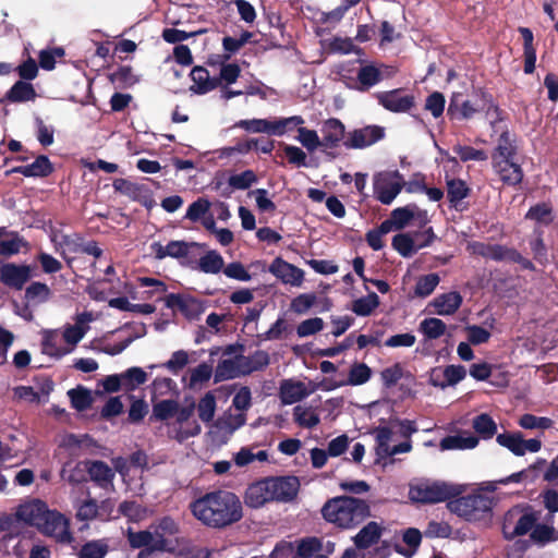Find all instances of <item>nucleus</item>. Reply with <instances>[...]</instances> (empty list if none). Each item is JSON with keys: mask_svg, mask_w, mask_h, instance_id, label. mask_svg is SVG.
Returning a JSON list of instances; mask_svg holds the SVG:
<instances>
[{"mask_svg": "<svg viewBox=\"0 0 558 558\" xmlns=\"http://www.w3.org/2000/svg\"><path fill=\"white\" fill-rule=\"evenodd\" d=\"M190 510L197 521L213 529L226 527L243 517L241 500L227 490L205 494L190 504Z\"/></svg>", "mask_w": 558, "mask_h": 558, "instance_id": "nucleus-1", "label": "nucleus"}, {"mask_svg": "<svg viewBox=\"0 0 558 558\" xmlns=\"http://www.w3.org/2000/svg\"><path fill=\"white\" fill-rule=\"evenodd\" d=\"M322 512L328 522L342 529H351L369 515V507L362 499L336 497L325 504Z\"/></svg>", "mask_w": 558, "mask_h": 558, "instance_id": "nucleus-2", "label": "nucleus"}, {"mask_svg": "<svg viewBox=\"0 0 558 558\" xmlns=\"http://www.w3.org/2000/svg\"><path fill=\"white\" fill-rule=\"evenodd\" d=\"M80 333L81 331L66 324L61 328L40 330L41 353L56 360L71 354L81 341Z\"/></svg>", "mask_w": 558, "mask_h": 558, "instance_id": "nucleus-3", "label": "nucleus"}, {"mask_svg": "<svg viewBox=\"0 0 558 558\" xmlns=\"http://www.w3.org/2000/svg\"><path fill=\"white\" fill-rule=\"evenodd\" d=\"M492 159L495 172L505 184L517 185L521 183L523 170L514 159V147L506 134L501 135Z\"/></svg>", "mask_w": 558, "mask_h": 558, "instance_id": "nucleus-4", "label": "nucleus"}, {"mask_svg": "<svg viewBox=\"0 0 558 558\" xmlns=\"http://www.w3.org/2000/svg\"><path fill=\"white\" fill-rule=\"evenodd\" d=\"M465 490L464 485L447 482H426L410 488V498L417 502H441Z\"/></svg>", "mask_w": 558, "mask_h": 558, "instance_id": "nucleus-5", "label": "nucleus"}, {"mask_svg": "<svg viewBox=\"0 0 558 558\" xmlns=\"http://www.w3.org/2000/svg\"><path fill=\"white\" fill-rule=\"evenodd\" d=\"M294 133V140L306 150L316 143V131L305 128V119L302 116L274 118L272 136H292Z\"/></svg>", "mask_w": 558, "mask_h": 558, "instance_id": "nucleus-6", "label": "nucleus"}, {"mask_svg": "<svg viewBox=\"0 0 558 558\" xmlns=\"http://www.w3.org/2000/svg\"><path fill=\"white\" fill-rule=\"evenodd\" d=\"M393 429V424H390V426H378L373 430V435L376 441L375 462L378 464H383L384 466L387 465V459L399 453L410 452L412 449L411 440H405L398 445H392V442L395 441Z\"/></svg>", "mask_w": 558, "mask_h": 558, "instance_id": "nucleus-7", "label": "nucleus"}, {"mask_svg": "<svg viewBox=\"0 0 558 558\" xmlns=\"http://www.w3.org/2000/svg\"><path fill=\"white\" fill-rule=\"evenodd\" d=\"M447 507L452 513L468 521H475L490 510L492 499L481 493H476L450 500Z\"/></svg>", "mask_w": 558, "mask_h": 558, "instance_id": "nucleus-8", "label": "nucleus"}, {"mask_svg": "<svg viewBox=\"0 0 558 558\" xmlns=\"http://www.w3.org/2000/svg\"><path fill=\"white\" fill-rule=\"evenodd\" d=\"M404 185V178L398 170L379 171L373 177L374 195L385 205L391 204Z\"/></svg>", "mask_w": 558, "mask_h": 558, "instance_id": "nucleus-9", "label": "nucleus"}, {"mask_svg": "<svg viewBox=\"0 0 558 558\" xmlns=\"http://www.w3.org/2000/svg\"><path fill=\"white\" fill-rule=\"evenodd\" d=\"M322 137L316 132V143L307 147L308 153L320 150L327 153L338 147L344 137V125L338 119L326 120L320 129Z\"/></svg>", "mask_w": 558, "mask_h": 558, "instance_id": "nucleus-10", "label": "nucleus"}, {"mask_svg": "<svg viewBox=\"0 0 558 558\" xmlns=\"http://www.w3.org/2000/svg\"><path fill=\"white\" fill-rule=\"evenodd\" d=\"M496 441L499 446L507 448L514 456L522 457L526 452H538L542 448V441L536 438L523 439L521 433L498 434Z\"/></svg>", "mask_w": 558, "mask_h": 558, "instance_id": "nucleus-11", "label": "nucleus"}, {"mask_svg": "<svg viewBox=\"0 0 558 558\" xmlns=\"http://www.w3.org/2000/svg\"><path fill=\"white\" fill-rule=\"evenodd\" d=\"M166 306L178 308L189 320L198 319L205 312V303L203 301L186 294L171 293L167 295Z\"/></svg>", "mask_w": 558, "mask_h": 558, "instance_id": "nucleus-12", "label": "nucleus"}, {"mask_svg": "<svg viewBox=\"0 0 558 558\" xmlns=\"http://www.w3.org/2000/svg\"><path fill=\"white\" fill-rule=\"evenodd\" d=\"M246 422L245 414H225L210 428V436L217 444H226L231 435Z\"/></svg>", "mask_w": 558, "mask_h": 558, "instance_id": "nucleus-13", "label": "nucleus"}, {"mask_svg": "<svg viewBox=\"0 0 558 558\" xmlns=\"http://www.w3.org/2000/svg\"><path fill=\"white\" fill-rule=\"evenodd\" d=\"M316 390L315 385L296 379H283L279 386V398L282 404L296 403Z\"/></svg>", "mask_w": 558, "mask_h": 558, "instance_id": "nucleus-14", "label": "nucleus"}, {"mask_svg": "<svg viewBox=\"0 0 558 558\" xmlns=\"http://www.w3.org/2000/svg\"><path fill=\"white\" fill-rule=\"evenodd\" d=\"M38 530L43 534L56 538L58 542L69 543L71 541L69 521L63 514L57 511L48 510Z\"/></svg>", "mask_w": 558, "mask_h": 558, "instance_id": "nucleus-15", "label": "nucleus"}, {"mask_svg": "<svg viewBox=\"0 0 558 558\" xmlns=\"http://www.w3.org/2000/svg\"><path fill=\"white\" fill-rule=\"evenodd\" d=\"M268 270L283 284L299 288L304 282V271L281 257H276Z\"/></svg>", "mask_w": 558, "mask_h": 558, "instance_id": "nucleus-16", "label": "nucleus"}, {"mask_svg": "<svg viewBox=\"0 0 558 558\" xmlns=\"http://www.w3.org/2000/svg\"><path fill=\"white\" fill-rule=\"evenodd\" d=\"M376 99L386 110L396 113L407 112L414 106V97L402 89L377 93Z\"/></svg>", "mask_w": 558, "mask_h": 558, "instance_id": "nucleus-17", "label": "nucleus"}, {"mask_svg": "<svg viewBox=\"0 0 558 558\" xmlns=\"http://www.w3.org/2000/svg\"><path fill=\"white\" fill-rule=\"evenodd\" d=\"M391 216L392 222H395V229H402L411 222H414L418 227H425L429 221L427 211L414 204L393 209Z\"/></svg>", "mask_w": 558, "mask_h": 558, "instance_id": "nucleus-18", "label": "nucleus"}, {"mask_svg": "<svg viewBox=\"0 0 558 558\" xmlns=\"http://www.w3.org/2000/svg\"><path fill=\"white\" fill-rule=\"evenodd\" d=\"M473 253L480 254L486 258L494 260H511V262H520L524 267L529 268L531 263L521 257V255L507 247L501 245H490L484 243H474L471 245Z\"/></svg>", "mask_w": 558, "mask_h": 558, "instance_id": "nucleus-19", "label": "nucleus"}, {"mask_svg": "<svg viewBox=\"0 0 558 558\" xmlns=\"http://www.w3.org/2000/svg\"><path fill=\"white\" fill-rule=\"evenodd\" d=\"M229 60L230 53H222L208 59L209 65L219 68V75L216 76L219 81V86L234 84L241 74L240 65L235 62H229Z\"/></svg>", "mask_w": 558, "mask_h": 558, "instance_id": "nucleus-20", "label": "nucleus"}, {"mask_svg": "<svg viewBox=\"0 0 558 558\" xmlns=\"http://www.w3.org/2000/svg\"><path fill=\"white\" fill-rule=\"evenodd\" d=\"M274 501H291L298 495L300 482L295 476L269 477Z\"/></svg>", "mask_w": 558, "mask_h": 558, "instance_id": "nucleus-21", "label": "nucleus"}, {"mask_svg": "<svg viewBox=\"0 0 558 558\" xmlns=\"http://www.w3.org/2000/svg\"><path fill=\"white\" fill-rule=\"evenodd\" d=\"M197 243H186L184 241H170L166 245L153 243L151 250L156 258L163 259L166 257L187 258L195 250L199 248Z\"/></svg>", "mask_w": 558, "mask_h": 558, "instance_id": "nucleus-22", "label": "nucleus"}, {"mask_svg": "<svg viewBox=\"0 0 558 558\" xmlns=\"http://www.w3.org/2000/svg\"><path fill=\"white\" fill-rule=\"evenodd\" d=\"M466 376V371L462 365H448L445 368H434L430 372L429 383L434 387L446 388L454 386Z\"/></svg>", "mask_w": 558, "mask_h": 558, "instance_id": "nucleus-23", "label": "nucleus"}, {"mask_svg": "<svg viewBox=\"0 0 558 558\" xmlns=\"http://www.w3.org/2000/svg\"><path fill=\"white\" fill-rule=\"evenodd\" d=\"M388 70L385 65H375L366 63L356 70V85L355 89L359 92H366L373 86L377 85L385 76Z\"/></svg>", "mask_w": 558, "mask_h": 558, "instance_id": "nucleus-24", "label": "nucleus"}, {"mask_svg": "<svg viewBox=\"0 0 558 558\" xmlns=\"http://www.w3.org/2000/svg\"><path fill=\"white\" fill-rule=\"evenodd\" d=\"M48 508L40 500H32L21 505L16 510V518L32 526L39 529L47 515Z\"/></svg>", "mask_w": 558, "mask_h": 558, "instance_id": "nucleus-25", "label": "nucleus"}, {"mask_svg": "<svg viewBox=\"0 0 558 558\" xmlns=\"http://www.w3.org/2000/svg\"><path fill=\"white\" fill-rule=\"evenodd\" d=\"M384 137V129L369 125L350 133L345 146L350 148H365Z\"/></svg>", "mask_w": 558, "mask_h": 558, "instance_id": "nucleus-26", "label": "nucleus"}, {"mask_svg": "<svg viewBox=\"0 0 558 558\" xmlns=\"http://www.w3.org/2000/svg\"><path fill=\"white\" fill-rule=\"evenodd\" d=\"M192 84L190 90L196 95H205L219 87V81L211 76L204 66H194L190 73Z\"/></svg>", "mask_w": 558, "mask_h": 558, "instance_id": "nucleus-27", "label": "nucleus"}, {"mask_svg": "<svg viewBox=\"0 0 558 558\" xmlns=\"http://www.w3.org/2000/svg\"><path fill=\"white\" fill-rule=\"evenodd\" d=\"M31 277V268L25 265L5 264L0 268V280L5 286L22 289Z\"/></svg>", "mask_w": 558, "mask_h": 558, "instance_id": "nucleus-28", "label": "nucleus"}, {"mask_svg": "<svg viewBox=\"0 0 558 558\" xmlns=\"http://www.w3.org/2000/svg\"><path fill=\"white\" fill-rule=\"evenodd\" d=\"M244 501L250 508H260L265 504L274 501L268 478L258 481L248 486Z\"/></svg>", "mask_w": 558, "mask_h": 558, "instance_id": "nucleus-29", "label": "nucleus"}, {"mask_svg": "<svg viewBox=\"0 0 558 558\" xmlns=\"http://www.w3.org/2000/svg\"><path fill=\"white\" fill-rule=\"evenodd\" d=\"M462 301V295L459 292L450 291L436 296L429 305L437 315L449 316L459 310Z\"/></svg>", "mask_w": 558, "mask_h": 558, "instance_id": "nucleus-30", "label": "nucleus"}, {"mask_svg": "<svg viewBox=\"0 0 558 558\" xmlns=\"http://www.w3.org/2000/svg\"><path fill=\"white\" fill-rule=\"evenodd\" d=\"M213 367L207 363H201L187 371L182 377L183 385L192 390L201 389L211 377Z\"/></svg>", "mask_w": 558, "mask_h": 558, "instance_id": "nucleus-31", "label": "nucleus"}, {"mask_svg": "<svg viewBox=\"0 0 558 558\" xmlns=\"http://www.w3.org/2000/svg\"><path fill=\"white\" fill-rule=\"evenodd\" d=\"M478 442V437L472 435L471 433H463L445 437L441 439L439 447L442 451L468 450L476 448Z\"/></svg>", "mask_w": 558, "mask_h": 558, "instance_id": "nucleus-32", "label": "nucleus"}, {"mask_svg": "<svg viewBox=\"0 0 558 558\" xmlns=\"http://www.w3.org/2000/svg\"><path fill=\"white\" fill-rule=\"evenodd\" d=\"M50 239L54 244L56 251L63 257H66L68 254L80 252L81 239L76 234L68 235L56 230L51 232Z\"/></svg>", "mask_w": 558, "mask_h": 558, "instance_id": "nucleus-33", "label": "nucleus"}, {"mask_svg": "<svg viewBox=\"0 0 558 558\" xmlns=\"http://www.w3.org/2000/svg\"><path fill=\"white\" fill-rule=\"evenodd\" d=\"M128 539L133 548L147 547L149 549L161 550V538L155 535L153 531H140L134 532L131 529L128 530Z\"/></svg>", "mask_w": 558, "mask_h": 558, "instance_id": "nucleus-34", "label": "nucleus"}, {"mask_svg": "<svg viewBox=\"0 0 558 558\" xmlns=\"http://www.w3.org/2000/svg\"><path fill=\"white\" fill-rule=\"evenodd\" d=\"M238 360V363H240L242 375H247L253 372L259 371L269 364V356L264 351H257L250 356L239 355Z\"/></svg>", "mask_w": 558, "mask_h": 558, "instance_id": "nucleus-35", "label": "nucleus"}, {"mask_svg": "<svg viewBox=\"0 0 558 558\" xmlns=\"http://www.w3.org/2000/svg\"><path fill=\"white\" fill-rule=\"evenodd\" d=\"M201 432L202 427L199 423L195 418H192L181 425H169L168 435L170 438L183 442L191 437L197 436Z\"/></svg>", "mask_w": 558, "mask_h": 558, "instance_id": "nucleus-36", "label": "nucleus"}, {"mask_svg": "<svg viewBox=\"0 0 558 558\" xmlns=\"http://www.w3.org/2000/svg\"><path fill=\"white\" fill-rule=\"evenodd\" d=\"M24 244V240L17 233L0 228V255L17 254Z\"/></svg>", "mask_w": 558, "mask_h": 558, "instance_id": "nucleus-37", "label": "nucleus"}, {"mask_svg": "<svg viewBox=\"0 0 558 558\" xmlns=\"http://www.w3.org/2000/svg\"><path fill=\"white\" fill-rule=\"evenodd\" d=\"M13 171L25 177H46L52 171V166L46 156H39L32 163L20 166Z\"/></svg>", "mask_w": 558, "mask_h": 558, "instance_id": "nucleus-38", "label": "nucleus"}, {"mask_svg": "<svg viewBox=\"0 0 558 558\" xmlns=\"http://www.w3.org/2000/svg\"><path fill=\"white\" fill-rule=\"evenodd\" d=\"M472 427L475 433L484 440L492 439L497 433L496 422L490 415L486 413H482L475 416L472 421Z\"/></svg>", "mask_w": 558, "mask_h": 558, "instance_id": "nucleus-39", "label": "nucleus"}, {"mask_svg": "<svg viewBox=\"0 0 558 558\" xmlns=\"http://www.w3.org/2000/svg\"><path fill=\"white\" fill-rule=\"evenodd\" d=\"M447 325L439 318L429 317L423 319L418 325V331L427 340L438 339L445 335Z\"/></svg>", "mask_w": 558, "mask_h": 558, "instance_id": "nucleus-40", "label": "nucleus"}, {"mask_svg": "<svg viewBox=\"0 0 558 558\" xmlns=\"http://www.w3.org/2000/svg\"><path fill=\"white\" fill-rule=\"evenodd\" d=\"M90 478L101 487H107L111 484L114 476L113 471L101 461H94L88 466Z\"/></svg>", "mask_w": 558, "mask_h": 558, "instance_id": "nucleus-41", "label": "nucleus"}, {"mask_svg": "<svg viewBox=\"0 0 558 558\" xmlns=\"http://www.w3.org/2000/svg\"><path fill=\"white\" fill-rule=\"evenodd\" d=\"M481 109L477 102L462 100L461 95H453L448 111L452 114H459L461 118L469 119Z\"/></svg>", "mask_w": 558, "mask_h": 558, "instance_id": "nucleus-42", "label": "nucleus"}, {"mask_svg": "<svg viewBox=\"0 0 558 558\" xmlns=\"http://www.w3.org/2000/svg\"><path fill=\"white\" fill-rule=\"evenodd\" d=\"M535 521L536 517L533 513H525L520 517L513 530H510V524L508 521H506L504 524V534L507 538L524 535L529 531L533 530Z\"/></svg>", "mask_w": 558, "mask_h": 558, "instance_id": "nucleus-43", "label": "nucleus"}, {"mask_svg": "<svg viewBox=\"0 0 558 558\" xmlns=\"http://www.w3.org/2000/svg\"><path fill=\"white\" fill-rule=\"evenodd\" d=\"M293 418L296 424L304 428H313L320 422L317 412L313 408L305 405H296L293 409Z\"/></svg>", "mask_w": 558, "mask_h": 558, "instance_id": "nucleus-44", "label": "nucleus"}, {"mask_svg": "<svg viewBox=\"0 0 558 558\" xmlns=\"http://www.w3.org/2000/svg\"><path fill=\"white\" fill-rule=\"evenodd\" d=\"M380 526L376 522H369L354 537L359 548H367L380 537Z\"/></svg>", "mask_w": 558, "mask_h": 558, "instance_id": "nucleus-45", "label": "nucleus"}, {"mask_svg": "<svg viewBox=\"0 0 558 558\" xmlns=\"http://www.w3.org/2000/svg\"><path fill=\"white\" fill-rule=\"evenodd\" d=\"M153 527L154 534L161 538V550L167 548V537L179 533V524L170 517L161 518Z\"/></svg>", "mask_w": 558, "mask_h": 558, "instance_id": "nucleus-46", "label": "nucleus"}, {"mask_svg": "<svg viewBox=\"0 0 558 558\" xmlns=\"http://www.w3.org/2000/svg\"><path fill=\"white\" fill-rule=\"evenodd\" d=\"M223 265L222 256L216 251H209L197 262V269L205 274H218Z\"/></svg>", "mask_w": 558, "mask_h": 558, "instance_id": "nucleus-47", "label": "nucleus"}, {"mask_svg": "<svg viewBox=\"0 0 558 558\" xmlns=\"http://www.w3.org/2000/svg\"><path fill=\"white\" fill-rule=\"evenodd\" d=\"M439 282L440 278L435 272L421 276L416 280L413 295L417 298H426L434 292Z\"/></svg>", "mask_w": 558, "mask_h": 558, "instance_id": "nucleus-48", "label": "nucleus"}, {"mask_svg": "<svg viewBox=\"0 0 558 558\" xmlns=\"http://www.w3.org/2000/svg\"><path fill=\"white\" fill-rule=\"evenodd\" d=\"M393 248L403 257H411L420 250V244H415L412 234L399 233L392 239Z\"/></svg>", "mask_w": 558, "mask_h": 558, "instance_id": "nucleus-49", "label": "nucleus"}, {"mask_svg": "<svg viewBox=\"0 0 558 558\" xmlns=\"http://www.w3.org/2000/svg\"><path fill=\"white\" fill-rule=\"evenodd\" d=\"M217 402L213 392H206L196 405L198 417L204 423L213 421L216 413Z\"/></svg>", "mask_w": 558, "mask_h": 558, "instance_id": "nucleus-50", "label": "nucleus"}, {"mask_svg": "<svg viewBox=\"0 0 558 558\" xmlns=\"http://www.w3.org/2000/svg\"><path fill=\"white\" fill-rule=\"evenodd\" d=\"M236 126L251 133H265L272 136L274 119L240 120Z\"/></svg>", "mask_w": 558, "mask_h": 558, "instance_id": "nucleus-51", "label": "nucleus"}, {"mask_svg": "<svg viewBox=\"0 0 558 558\" xmlns=\"http://www.w3.org/2000/svg\"><path fill=\"white\" fill-rule=\"evenodd\" d=\"M238 356L219 362L216 368V380H227L242 375Z\"/></svg>", "mask_w": 558, "mask_h": 558, "instance_id": "nucleus-52", "label": "nucleus"}, {"mask_svg": "<svg viewBox=\"0 0 558 558\" xmlns=\"http://www.w3.org/2000/svg\"><path fill=\"white\" fill-rule=\"evenodd\" d=\"M422 539V534L416 529H408L402 536L403 543L409 547L408 549H404L401 544L396 545V550L410 558L414 555L415 550L417 549Z\"/></svg>", "mask_w": 558, "mask_h": 558, "instance_id": "nucleus-53", "label": "nucleus"}, {"mask_svg": "<svg viewBox=\"0 0 558 558\" xmlns=\"http://www.w3.org/2000/svg\"><path fill=\"white\" fill-rule=\"evenodd\" d=\"M123 388L128 391L135 390L140 385L146 383L147 374L141 367H131L121 373Z\"/></svg>", "mask_w": 558, "mask_h": 558, "instance_id": "nucleus-54", "label": "nucleus"}, {"mask_svg": "<svg viewBox=\"0 0 558 558\" xmlns=\"http://www.w3.org/2000/svg\"><path fill=\"white\" fill-rule=\"evenodd\" d=\"M378 305L379 298L373 292L355 300L352 304V311L359 316H368Z\"/></svg>", "mask_w": 558, "mask_h": 558, "instance_id": "nucleus-55", "label": "nucleus"}, {"mask_svg": "<svg viewBox=\"0 0 558 558\" xmlns=\"http://www.w3.org/2000/svg\"><path fill=\"white\" fill-rule=\"evenodd\" d=\"M372 369L365 363H354L349 372L347 385L360 386L369 380Z\"/></svg>", "mask_w": 558, "mask_h": 558, "instance_id": "nucleus-56", "label": "nucleus"}, {"mask_svg": "<svg viewBox=\"0 0 558 558\" xmlns=\"http://www.w3.org/2000/svg\"><path fill=\"white\" fill-rule=\"evenodd\" d=\"M36 93L31 83L19 81L9 92V99L12 101H27L35 97Z\"/></svg>", "mask_w": 558, "mask_h": 558, "instance_id": "nucleus-57", "label": "nucleus"}, {"mask_svg": "<svg viewBox=\"0 0 558 558\" xmlns=\"http://www.w3.org/2000/svg\"><path fill=\"white\" fill-rule=\"evenodd\" d=\"M519 426L524 429H549L553 421L545 416H535L533 414H523L518 422Z\"/></svg>", "mask_w": 558, "mask_h": 558, "instance_id": "nucleus-58", "label": "nucleus"}, {"mask_svg": "<svg viewBox=\"0 0 558 558\" xmlns=\"http://www.w3.org/2000/svg\"><path fill=\"white\" fill-rule=\"evenodd\" d=\"M190 362V353L185 350L174 351L170 359L162 364L173 375H178Z\"/></svg>", "mask_w": 558, "mask_h": 558, "instance_id": "nucleus-59", "label": "nucleus"}, {"mask_svg": "<svg viewBox=\"0 0 558 558\" xmlns=\"http://www.w3.org/2000/svg\"><path fill=\"white\" fill-rule=\"evenodd\" d=\"M317 304V296L315 293H302L295 296L290 304L291 311L295 314H305Z\"/></svg>", "mask_w": 558, "mask_h": 558, "instance_id": "nucleus-60", "label": "nucleus"}, {"mask_svg": "<svg viewBox=\"0 0 558 558\" xmlns=\"http://www.w3.org/2000/svg\"><path fill=\"white\" fill-rule=\"evenodd\" d=\"M210 206L211 204L207 198H198L187 207L185 218L196 222L207 216Z\"/></svg>", "mask_w": 558, "mask_h": 558, "instance_id": "nucleus-61", "label": "nucleus"}, {"mask_svg": "<svg viewBox=\"0 0 558 558\" xmlns=\"http://www.w3.org/2000/svg\"><path fill=\"white\" fill-rule=\"evenodd\" d=\"M119 510L130 521L134 522L142 521L148 517V510L134 501L122 502Z\"/></svg>", "mask_w": 558, "mask_h": 558, "instance_id": "nucleus-62", "label": "nucleus"}, {"mask_svg": "<svg viewBox=\"0 0 558 558\" xmlns=\"http://www.w3.org/2000/svg\"><path fill=\"white\" fill-rule=\"evenodd\" d=\"M137 281L141 287L150 288V290L143 292V294L141 296L142 300H150L155 295H160V294L165 293L167 290L166 284L158 279H154V278H149V277H141L137 279Z\"/></svg>", "mask_w": 558, "mask_h": 558, "instance_id": "nucleus-63", "label": "nucleus"}, {"mask_svg": "<svg viewBox=\"0 0 558 558\" xmlns=\"http://www.w3.org/2000/svg\"><path fill=\"white\" fill-rule=\"evenodd\" d=\"M324 320L319 317L308 318L301 322L296 327V335L300 338L310 337L324 329Z\"/></svg>", "mask_w": 558, "mask_h": 558, "instance_id": "nucleus-64", "label": "nucleus"}]
</instances>
